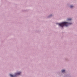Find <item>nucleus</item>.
<instances>
[{"label": "nucleus", "instance_id": "1", "mask_svg": "<svg viewBox=\"0 0 77 77\" xmlns=\"http://www.w3.org/2000/svg\"><path fill=\"white\" fill-rule=\"evenodd\" d=\"M58 24L60 26V27H63L64 26H66V27H67V26H69V25H71V24H72V23L63 22L60 23H59Z\"/></svg>", "mask_w": 77, "mask_h": 77}, {"label": "nucleus", "instance_id": "2", "mask_svg": "<svg viewBox=\"0 0 77 77\" xmlns=\"http://www.w3.org/2000/svg\"><path fill=\"white\" fill-rule=\"evenodd\" d=\"M20 74H21V72H18V73H16L15 74V75H12L10 74V76H11V77H16V76H17V75H20Z\"/></svg>", "mask_w": 77, "mask_h": 77}, {"label": "nucleus", "instance_id": "3", "mask_svg": "<svg viewBox=\"0 0 77 77\" xmlns=\"http://www.w3.org/2000/svg\"><path fill=\"white\" fill-rule=\"evenodd\" d=\"M62 72H65V70H62L61 71Z\"/></svg>", "mask_w": 77, "mask_h": 77}, {"label": "nucleus", "instance_id": "4", "mask_svg": "<svg viewBox=\"0 0 77 77\" xmlns=\"http://www.w3.org/2000/svg\"><path fill=\"white\" fill-rule=\"evenodd\" d=\"M73 7H74V6H72V5H71L70 6V8H72Z\"/></svg>", "mask_w": 77, "mask_h": 77}, {"label": "nucleus", "instance_id": "5", "mask_svg": "<svg viewBox=\"0 0 77 77\" xmlns=\"http://www.w3.org/2000/svg\"><path fill=\"white\" fill-rule=\"evenodd\" d=\"M72 19H68V21H69L70 20H71Z\"/></svg>", "mask_w": 77, "mask_h": 77}]
</instances>
